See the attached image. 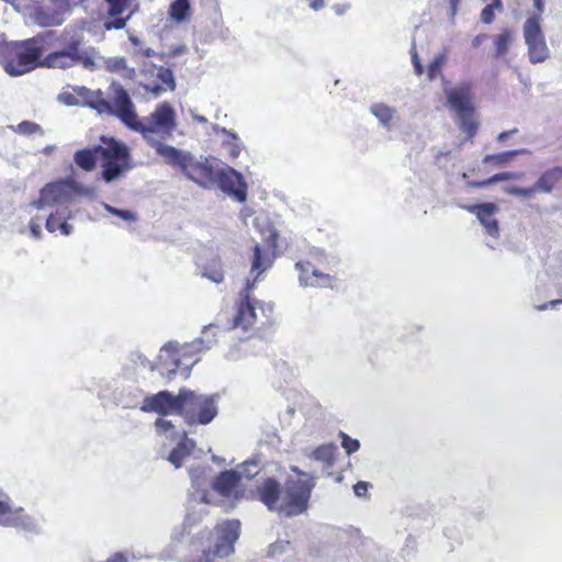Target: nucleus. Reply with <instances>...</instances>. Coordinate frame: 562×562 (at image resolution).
I'll return each mask as SVG.
<instances>
[{"label":"nucleus","mask_w":562,"mask_h":562,"mask_svg":"<svg viewBox=\"0 0 562 562\" xmlns=\"http://www.w3.org/2000/svg\"><path fill=\"white\" fill-rule=\"evenodd\" d=\"M187 52H188L187 46H184V45H179V46L171 47V48H170V53H169V54H170L171 56H180V55H182V54H184V53H187Z\"/></svg>","instance_id":"nucleus-53"},{"label":"nucleus","mask_w":562,"mask_h":562,"mask_svg":"<svg viewBox=\"0 0 562 562\" xmlns=\"http://www.w3.org/2000/svg\"><path fill=\"white\" fill-rule=\"evenodd\" d=\"M238 481L237 471H224L213 482V488L222 496H229Z\"/></svg>","instance_id":"nucleus-25"},{"label":"nucleus","mask_w":562,"mask_h":562,"mask_svg":"<svg viewBox=\"0 0 562 562\" xmlns=\"http://www.w3.org/2000/svg\"><path fill=\"white\" fill-rule=\"evenodd\" d=\"M65 209L66 207H58L47 216L45 227L49 233H55L59 229V223L63 222Z\"/></svg>","instance_id":"nucleus-39"},{"label":"nucleus","mask_w":562,"mask_h":562,"mask_svg":"<svg viewBox=\"0 0 562 562\" xmlns=\"http://www.w3.org/2000/svg\"><path fill=\"white\" fill-rule=\"evenodd\" d=\"M481 21L485 24H491L494 21L493 5H486L481 12Z\"/></svg>","instance_id":"nucleus-49"},{"label":"nucleus","mask_w":562,"mask_h":562,"mask_svg":"<svg viewBox=\"0 0 562 562\" xmlns=\"http://www.w3.org/2000/svg\"><path fill=\"white\" fill-rule=\"evenodd\" d=\"M58 100L69 106L79 105V100L77 95L70 93V92H63L58 95Z\"/></svg>","instance_id":"nucleus-47"},{"label":"nucleus","mask_w":562,"mask_h":562,"mask_svg":"<svg viewBox=\"0 0 562 562\" xmlns=\"http://www.w3.org/2000/svg\"><path fill=\"white\" fill-rule=\"evenodd\" d=\"M526 44L544 38L540 27V16L533 15L527 19L524 25Z\"/></svg>","instance_id":"nucleus-30"},{"label":"nucleus","mask_w":562,"mask_h":562,"mask_svg":"<svg viewBox=\"0 0 562 562\" xmlns=\"http://www.w3.org/2000/svg\"><path fill=\"white\" fill-rule=\"evenodd\" d=\"M217 394H200L189 390H182L180 415L189 424H210L217 415Z\"/></svg>","instance_id":"nucleus-8"},{"label":"nucleus","mask_w":562,"mask_h":562,"mask_svg":"<svg viewBox=\"0 0 562 562\" xmlns=\"http://www.w3.org/2000/svg\"><path fill=\"white\" fill-rule=\"evenodd\" d=\"M209 181L207 184H198L201 188L210 189L217 186L223 192L234 196L237 201L243 202L246 200L247 187L243 179L241 173L222 164L221 166L214 167L209 158Z\"/></svg>","instance_id":"nucleus-10"},{"label":"nucleus","mask_w":562,"mask_h":562,"mask_svg":"<svg viewBox=\"0 0 562 562\" xmlns=\"http://www.w3.org/2000/svg\"><path fill=\"white\" fill-rule=\"evenodd\" d=\"M156 428L161 434H167L169 430L173 429L175 426L170 420L159 418L156 420Z\"/></svg>","instance_id":"nucleus-48"},{"label":"nucleus","mask_w":562,"mask_h":562,"mask_svg":"<svg viewBox=\"0 0 562 562\" xmlns=\"http://www.w3.org/2000/svg\"><path fill=\"white\" fill-rule=\"evenodd\" d=\"M349 4H336L333 7L336 14L341 15L349 10Z\"/></svg>","instance_id":"nucleus-58"},{"label":"nucleus","mask_w":562,"mask_h":562,"mask_svg":"<svg viewBox=\"0 0 562 562\" xmlns=\"http://www.w3.org/2000/svg\"><path fill=\"white\" fill-rule=\"evenodd\" d=\"M10 47V44L5 43V40L2 35H0V57L1 59L7 55V48Z\"/></svg>","instance_id":"nucleus-59"},{"label":"nucleus","mask_w":562,"mask_h":562,"mask_svg":"<svg viewBox=\"0 0 562 562\" xmlns=\"http://www.w3.org/2000/svg\"><path fill=\"white\" fill-rule=\"evenodd\" d=\"M368 487H369V484L366 483V482H358L355 486H353V491H355V494L359 497H362V496H366L367 492H368Z\"/></svg>","instance_id":"nucleus-50"},{"label":"nucleus","mask_w":562,"mask_h":562,"mask_svg":"<svg viewBox=\"0 0 562 562\" xmlns=\"http://www.w3.org/2000/svg\"><path fill=\"white\" fill-rule=\"evenodd\" d=\"M518 132L517 128H513L510 131L502 132L497 136L498 142H504L509 135L516 134Z\"/></svg>","instance_id":"nucleus-61"},{"label":"nucleus","mask_w":562,"mask_h":562,"mask_svg":"<svg viewBox=\"0 0 562 562\" xmlns=\"http://www.w3.org/2000/svg\"><path fill=\"white\" fill-rule=\"evenodd\" d=\"M205 276L215 283H221L223 281V273L221 271H214L211 274Z\"/></svg>","instance_id":"nucleus-56"},{"label":"nucleus","mask_w":562,"mask_h":562,"mask_svg":"<svg viewBox=\"0 0 562 562\" xmlns=\"http://www.w3.org/2000/svg\"><path fill=\"white\" fill-rule=\"evenodd\" d=\"M342 447L348 454H351L352 452L359 449L360 443L358 440L351 439L348 436L342 435Z\"/></svg>","instance_id":"nucleus-46"},{"label":"nucleus","mask_w":562,"mask_h":562,"mask_svg":"<svg viewBox=\"0 0 562 562\" xmlns=\"http://www.w3.org/2000/svg\"><path fill=\"white\" fill-rule=\"evenodd\" d=\"M299 270V281L304 288H333L334 278L317 270L310 261H299L295 263Z\"/></svg>","instance_id":"nucleus-19"},{"label":"nucleus","mask_w":562,"mask_h":562,"mask_svg":"<svg viewBox=\"0 0 562 562\" xmlns=\"http://www.w3.org/2000/svg\"><path fill=\"white\" fill-rule=\"evenodd\" d=\"M29 227H30L31 235L33 238H35L37 240L42 238L43 233H42V228H41V217L40 216L32 217L29 223Z\"/></svg>","instance_id":"nucleus-45"},{"label":"nucleus","mask_w":562,"mask_h":562,"mask_svg":"<svg viewBox=\"0 0 562 562\" xmlns=\"http://www.w3.org/2000/svg\"><path fill=\"white\" fill-rule=\"evenodd\" d=\"M518 178H519L518 173L501 172V173L494 175L493 177L488 178L485 181L475 183L474 186H476V187H486V186L494 184L496 182L506 181V180H516Z\"/></svg>","instance_id":"nucleus-40"},{"label":"nucleus","mask_w":562,"mask_h":562,"mask_svg":"<svg viewBox=\"0 0 562 562\" xmlns=\"http://www.w3.org/2000/svg\"><path fill=\"white\" fill-rule=\"evenodd\" d=\"M182 390L178 396L168 391H161L156 395L147 396L142 406L144 412H156L160 415L179 414L181 411Z\"/></svg>","instance_id":"nucleus-13"},{"label":"nucleus","mask_w":562,"mask_h":562,"mask_svg":"<svg viewBox=\"0 0 562 562\" xmlns=\"http://www.w3.org/2000/svg\"><path fill=\"white\" fill-rule=\"evenodd\" d=\"M216 342L214 326L206 325L202 329V336L191 344L180 345L177 341L167 342L159 353V370L166 374L169 380L176 375L187 379L193 364L198 359H192L194 351L211 349Z\"/></svg>","instance_id":"nucleus-2"},{"label":"nucleus","mask_w":562,"mask_h":562,"mask_svg":"<svg viewBox=\"0 0 562 562\" xmlns=\"http://www.w3.org/2000/svg\"><path fill=\"white\" fill-rule=\"evenodd\" d=\"M85 103L94 109L99 114H105L111 110V104L105 100L100 90L92 91L85 98Z\"/></svg>","instance_id":"nucleus-32"},{"label":"nucleus","mask_w":562,"mask_h":562,"mask_svg":"<svg viewBox=\"0 0 562 562\" xmlns=\"http://www.w3.org/2000/svg\"><path fill=\"white\" fill-rule=\"evenodd\" d=\"M103 207L112 215H116L119 217H121L122 220L126 221V222H133L136 220L134 213H132L131 211H127V210H120V209H116V207H113L111 206L110 204L108 203H103Z\"/></svg>","instance_id":"nucleus-43"},{"label":"nucleus","mask_w":562,"mask_h":562,"mask_svg":"<svg viewBox=\"0 0 562 562\" xmlns=\"http://www.w3.org/2000/svg\"><path fill=\"white\" fill-rule=\"evenodd\" d=\"M486 40V35L485 34H480V35H476L473 40H472V46L474 48H477L484 41Z\"/></svg>","instance_id":"nucleus-62"},{"label":"nucleus","mask_w":562,"mask_h":562,"mask_svg":"<svg viewBox=\"0 0 562 562\" xmlns=\"http://www.w3.org/2000/svg\"><path fill=\"white\" fill-rule=\"evenodd\" d=\"M562 179V167H553L544 171L533 184L535 190L541 193H551L554 186Z\"/></svg>","instance_id":"nucleus-24"},{"label":"nucleus","mask_w":562,"mask_h":562,"mask_svg":"<svg viewBox=\"0 0 562 562\" xmlns=\"http://www.w3.org/2000/svg\"><path fill=\"white\" fill-rule=\"evenodd\" d=\"M212 130L222 138V146L228 149L229 158H238L243 149V144L238 135L235 132L221 127L216 124L212 125Z\"/></svg>","instance_id":"nucleus-23"},{"label":"nucleus","mask_w":562,"mask_h":562,"mask_svg":"<svg viewBox=\"0 0 562 562\" xmlns=\"http://www.w3.org/2000/svg\"><path fill=\"white\" fill-rule=\"evenodd\" d=\"M136 55H143V56H146V57H151L155 55V52L151 49V48H143V47H139L136 52H135Z\"/></svg>","instance_id":"nucleus-60"},{"label":"nucleus","mask_w":562,"mask_h":562,"mask_svg":"<svg viewBox=\"0 0 562 562\" xmlns=\"http://www.w3.org/2000/svg\"><path fill=\"white\" fill-rule=\"evenodd\" d=\"M506 192L525 200L531 199L537 193L535 186L530 188L509 187L506 189Z\"/></svg>","instance_id":"nucleus-41"},{"label":"nucleus","mask_w":562,"mask_h":562,"mask_svg":"<svg viewBox=\"0 0 562 562\" xmlns=\"http://www.w3.org/2000/svg\"><path fill=\"white\" fill-rule=\"evenodd\" d=\"M79 64L88 70L90 67L97 66L91 59V47L81 49L80 41L77 38L72 40L67 47L45 56L41 61V67L68 69Z\"/></svg>","instance_id":"nucleus-11"},{"label":"nucleus","mask_w":562,"mask_h":562,"mask_svg":"<svg viewBox=\"0 0 562 562\" xmlns=\"http://www.w3.org/2000/svg\"><path fill=\"white\" fill-rule=\"evenodd\" d=\"M190 476L192 481V486L196 490L198 497L201 503H209L206 495L204 492L200 493V490L206 484V475L204 468H191Z\"/></svg>","instance_id":"nucleus-33"},{"label":"nucleus","mask_w":562,"mask_h":562,"mask_svg":"<svg viewBox=\"0 0 562 562\" xmlns=\"http://www.w3.org/2000/svg\"><path fill=\"white\" fill-rule=\"evenodd\" d=\"M77 195L93 199L94 191L69 177L45 184L40 190L38 198L30 205L36 210L64 207V205L71 203Z\"/></svg>","instance_id":"nucleus-6"},{"label":"nucleus","mask_w":562,"mask_h":562,"mask_svg":"<svg viewBox=\"0 0 562 562\" xmlns=\"http://www.w3.org/2000/svg\"><path fill=\"white\" fill-rule=\"evenodd\" d=\"M251 290L250 281L248 280L245 289L240 292V300L236 303L233 314L228 319V329L255 333L274 325L273 304L251 297Z\"/></svg>","instance_id":"nucleus-4"},{"label":"nucleus","mask_w":562,"mask_h":562,"mask_svg":"<svg viewBox=\"0 0 562 562\" xmlns=\"http://www.w3.org/2000/svg\"><path fill=\"white\" fill-rule=\"evenodd\" d=\"M165 165L173 170L180 171L186 178L196 184H207L210 168L209 157H195L192 153L177 148L162 142H154L150 145Z\"/></svg>","instance_id":"nucleus-5"},{"label":"nucleus","mask_w":562,"mask_h":562,"mask_svg":"<svg viewBox=\"0 0 562 562\" xmlns=\"http://www.w3.org/2000/svg\"><path fill=\"white\" fill-rule=\"evenodd\" d=\"M91 59L97 65L90 67L89 70L95 71L105 69L112 74H116L124 79H133L135 76V69L128 66L127 60L121 56L103 57L91 47Z\"/></svg>","instance_id":"nucleus-16"},{"label":"nucleus","mask_w":562,"mask_h":562,"mask_svg":"<svg viewBox=\"0 0 562 562\" xmlns=\"http://www.w3.org/2000/svg\"><path fill=\"white\" fill-rule=\"evenodd\" d=\"M260 460L257 457H254L243 462V464H240L236 471L239 480L243 477L250 480L255 477L260 472Z\"/></svg>","instance_id":"nucleus-35"},{"label":"nucleus","mask_w":562,"mask_h":562,"mask_svg":"<svg viewBox=\"0 0 562 562\" xmlns=\"http://www.w3.org/2000/svg\"><path fill=\"white\" fill-rule=\"evenodd\" d=\"M371 113L379 120L381 125L385 128L391 130L393 126V120L396 114V110L384 103H375L370 108Z\"/></svg>","instance_id":"nucleus-29"},{"label":"nucleus","mask_w":562,"mask_h":562,"mask_svg":"<svg viewBox=\"0 0 562 562\" xmlns=\"http://www.w3.org/2000/svg\"><path fill=\"white\" fill-rule=\"evenodd\" d=\"M111 110L105 114L119 117L127 127L135 131L140 128V121L127 91L116 82L110 87Z\"/></svg>","instance_id":"nucleus-12"},{"label":"nucleus","mask_w":562,"mask_h":562,"mask_svg":"<svg viewBox=\"0 0 562 562\" xmlns=\"http://www.w3.org/2000/svg\"><path fill=\"white\" fill-rule=\"evenodd\" d=\"M216 543L213 555L225 558L234 551V542L239 537V522L229 520L218 524L216 527Z\"/></svg>","instance_id":"nucleus-15"},{"label":"nucleus","mask_w":562,"mask_h":562,"mask_svg":"<svg viewBox=\"0 0 562 562\" xmlns=\"http://www.w3.org/2000/svg\"><path fill=\"white\" fill-rule=\"evenodd\" d=\"M464 209L476 216L481 225L485 228V233L487 235L494 238L499 236L498 222L495 218V214L498 212V206L496 204L481 203L469 205Z\"/></svg>","instance_id":"nucleus-20"},{"label":"nucleus","mask_w":562,"mask_h":562,"mask_svg":"<svg viewBox=\"0 0 562 562\" xmlns=\"http://www.w3.org/2000/svg\"><path fill=\"white\" fill-rule=\"evenodd\" d=\"M176 113L169 103L159 104L147 119L146 123L140 121L139 132L146 143L150 146L154 142H162L169 138L176 130Z\"/></svg>","instance_id":"nucleus-9"},{"label":"nucleus","mask_w":562,"mask_h":562,"mask_svg":"<svg viewBox=\"0 0 562 562\" xmlns=\"http://www.w3.org/2000/svg\"><path fill=\"white\" fill-rule=\"evenodd\" d=\"M74 90L77 93V95L81 97L83 100L91 92V90H89L88 88H86L83 86L76 87Z\"/></svg>","instance_id":"nucleus-57"},{"label":"nucleus","mask_w":562,"mask_h":562,"mask_svg":"<svg viewBox=\"0 0 562 562\" xmlns=\"http://www.w3.org/2000/svg\"><path fill=\"white\" fill-rule=\"evenodd\" d=\"M412 60H413V64H414V68H415L416 75H418V76L422 75L423 71H424V68L422 66V63H420V60L418 58L417 53L413 54Z\"/></svg>","instance_id":"nucleus-52"},{"label":"nucleus","mask_w":562,"mask_h":562,"mask_svg":"<svg viewBox=\"0 0 562 562\" xmlns=\"http://www.w3.org/2000/svg\"><path fill=\"white\" fill-rule=\"evenodd\" d=\"M194 447V441L183 435L182 440L178 442V445L170 452L168 461L176 468H180L186 458H188L193 452Z\"/></svg>","instance_id":"nucleus-26"},{"label":"nucleus","mask_w":562,"mask_h":562,"mask_svg":"<svg viewBox=\"0 0 562 562\" xmlns=\"http://www.w3.org/2000/svg\"><path fill=\"white\" fill-rule=\"evenodd\" d=\"M448 104L456 114L474 112L473 94L469 83H460L453 88L445 89Z\"/></svg>","instance_id":"nucleus-18"},{"label":"nucleus","mask_w":562,"mask_h":562,"mask_svg":"<svg viewBox=\"0 0 562 562\" xmlns=\"http://www.w3.org/2000/svg\"><path fill=\"white\" fill-rule=\"evenodd\" d=\"M12 128L16 133L23 134V135H30V134H33L36 132L43 133L42 128L38 124L30 122V121L21 122L20 124H18L15 127H12Z\"/></svg>","instance_id":"nucleus-42"},{"label":"nucleus","mask_w":562,"mask_h":562,"mask_svg":"<svg viewBox=\"0 0 562 562\" xmlns=\"http://www.w3.org/2000/svg\"><path fill=\"white\" fill-rule=\"evenodd\" d=\"M110 20L104 22L106 30H121L126 25L132 14L138 10L136 0H106Z\"/></svg>","instance_id":"nucleus-14"},{"label":"nucleus","mask_w":562,"mask_h":562,"mask_svg":"<svg viewBox=\"0 0 562 562\" xmlns=\"http://www.w3.org/2000/svg\"><path fill=\"white\" fill-rule=\"evenodd\" d=\"M102 145L93 148L78 150L75 154V162L83 170L94 168L97 159H102V178L105 182H112L130 169L128 148L113 138H101Z\"/></svg>","instance_id":"nucleus-3"},{"label":"nucleus","mask_w":562,"mask_h":562,"mask_svg":"<svg viewBox=\"0 0 562 562\" xmlns=\"http://www.w3.org/2000/svg\"><path fill=\"white\" fill-rule=\"evenodd\" d=\"M168 14L176 23L188 22L191 18L190 0H175L171 2Z\"/></svg>","instance_id":"nucleus-27"},{"label":"nucleus","mask_w":562,"mask_h":562,"mask_svg":"<svg viewBox=\"0 0 562 562\" xmlns=\"http://www.w3.org/2000/svg\"><path fill=\"white\" fill-rule=\"evenodd\" d=\"M473 113L470 112L467 114H458L459 126L460 128L468 134L469 137H472L477 130V123L473 120Z\"/></svg>","instance_id":"nucleus-37"},{"label":"nucleus","mask_w":562,"mask_h":562,"mask_svg":"<svg viewBox=\"0 0 562 562\" xmlns=\"http://www.w3.org/2000/svg\"><path fill=\"white\" fill-rule=\"evenodd\" d=\"M42 55V48L33 41L12 43L0 63L8 75L19 77L41 67Z\"/></svg>","instance_id":"nucleus-7"},{"label":"nucleus","mask_w":562,"mask_h":562,"mask_svg":"<svg viewBox=\"0 0 562 562\" xmlns=\"http://www.w3.org/2000/svg\"><path fill=\"white\" fill-rule=\"evenodd\" d=\"M143 74H150L151 77H155L157 81L153 83H145L144 88L149 91L155 98L159 97L161 92L166 91V88L169 90H175L176 82L173 78V74L170 69L164 67H157L153 64L144 63L140 68Z\"/></svg>","instance_id":"nucleus-17"},{"label":"nucleus","mask_w":562,"mask_h":562,"mask_svg":"<svg viewBox=\"0 0 562 562\" xmlns=\"http://www.w3.org/2000/svg\"><path fill=\"white\" fill-rule=\"evenodd\" d=\"M447 61L445 53H438L428 66L427 75L429 80H434L441 74V69Z\"/></svg>","instance_id":"nucleus-38"},{"label":"nucleus","mask_w":562,"mask_h":562,"mask_svg":"<svg viewBox=\"0 0 562 562\" xmlns=\"http://www.w3.org/2000/svg\"><path fill=\"white\" fill-rule=\"evenodd\" d=\"M336 447L333 443L323 445L312 450L307 457L312 460L318 461L324 468H330L334 464V454Z\"/></svg>","instance_id":"nucleus-28"},{"label":"nucleus","mask_w":562,"mask_h":562,"mask_svg":"<svg viewBox=\"0 0 562 562\" xmlns=\"http://www.w3.org/2000/svg\"><path fill=\"white\" fill-rule=\"evenodd\" d=\"M70 218H72L71 211H68L66 207L63 215V222L59 223V229L64 236H69L74 231L72 225L68 224V220Z\"/></svg>","instance_id":"nucleus-44"},{"label":"nucleus","mask_w":562,"mask_h":562,"mask_svg":"<svg viewBox=\"0 0 562 562\" xmlns=\"http://www.w3.org/2000/svg\"><path fill=\"white\" fill-rule=\"evenodd\" d=\"M291 470L299 477H288L284 488L273 479L266 480L258 487L259 498L268 509L285 517L305 513L308 508L312 491L315 487L313 475L301 471L295 465H292Z\"/></svg>","instance_id":"nucleus-1"},{"label":"nucleus","mask_w":562,"mask_h":562,"mask_svg":"<svg viewBox=\"0 0 562 562\" xmlns=\"http://www.w3.org/2000/svg\"><path fill=\"white\" fill-rule=\"evenodd\" d=\"M191 117L194 122L201 123V124H207V119L203 115L198 114L195 111L191 110Z\"/></svg>","instance_id":"nucleus-55"},{"label":"nucleus","mask_w":562,"mask_h":562,"mask_svg":"<svg viewBox=\"0 0 562 562\" xmlns=\"http://www.w3.org/2000/svg\"><path fill=\"white\" fill-rule=\"evenodd\" d=\"M30 521L31 519L24 515L23 509L12 508L9 503V497L0 491V525L27 528Z\"/></svg>","instance_id":"nucleus-21"},{"label":"nucleus","mask_w":562,"mask_h":562,"mask_svg":"<svg viewBox=\"0 0 562 562\" xmlns=\"http://www.w3.org/2000/svg\"><path fill=\"white\" fill-rule=\"evenodd\" d=\"M310 2V7L317 11L324 7V0H307Z\"/></svg>","instance_id":"nucleus-63"},{"label":"nucleus","mask_w":562,"mask_h":562,"mask_svg":"<svg viewBox=\"0 0 562 562\" xmlns=\"http://www.w3.org/2000/svg\"><path fill=\"white\" fill-rule=\"evenodd\" d=\"M272 266V259L262 251V249L257 245L254 249V257L251 260V268L249 272V278L247 281H250L251 289H254L255 283L259 280L260 276L266 272Z\"/></svg>","instance_id":"nucleus-22"},{"label":"nucleus","mask_w":562,"mask_h":562,"mask_svg":"<svg viewBox=\"0 0 562 562\" xmlns=\"http://www.w3.org/2000/svg\"><path fill=\"white\" fill-rule=\"evenodd\" d=\"M277 238H278V233L276 231H271L266 238L269 247H271L273 249V251H276L278 248Z\"/></svg>","instance_id":"nucleus-51"},{"label":"nucleus","mask_w":562,"mask_h":562,"mask_svg":"<svg viewBox=\"0 0 562 562\" xmlns=\"http://www.w3.org/2000/svg\"><path fill=\"white\" fill-rule=\"evenodd\" d=\"M526 149H518V150H508L501 154L495 155H487L484 157L483 162L484 164H491L496 167H506L509 161L519 154L526 153Z\"/></svg>","instance_id":"nucleus-34"},{"label":"nucleus","mask_w":562,"mask_h":562,"mask_svg":"<svg viewBox=\"0 0 562 562\" xmlns=\"http://www.w3.org/2000/svg\"><path fill=\"white\" fill-rule=\"evenodd\" d=\"M106 562H127V559L124 554L117 553L111 559H109Z\"/></svg>","instance_id":"nucleus-64"},{"label":"nucleus","mask_w":562,"mask_h":562,"mask_svg":"<svg viewBox=\"0 0 562 562\" xmlns=\"http://www.w3.org/2000/svg\"><path fill=\"white\" fill-rule=\"evenodd\" d=\"M514 41V35L510 31L506 30L494 38L495 55L501 58L505 56Z\"/></svg>","instance_id":"nucleus-36"},{"label":"nucleus","mask_w":562,"mask_h":562,"mask_svg":"<svg viewBox=\"0 0 562 562\" xmlns=\"http://www.w3.org/2000/svg\"><path fill=\"white\" fill-rule=\"evenodd\" d=\"M562 304V300H552L550 301L548 304H543V305H538L536 306V308L538 311H544L547 310L548 307H555L557 305H560Z\"/></svg>","instance_id":"nucleus-54"},{"label":"nucleus","mask_w":562,"mask_h":562,"mask_svg":"<svg viewBox=\"0 0 562 562\" xmlns=\"http://www.w3.org/2000/svg\"><path fill=\"white\" fill-rule=\"evenodd\" d=\"M532 64L543 63L549 57V48L544 38L526 44Z\"/></svg>","instance_id":"nucleus-31"}]
</instances>
